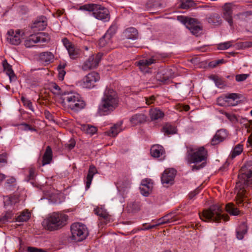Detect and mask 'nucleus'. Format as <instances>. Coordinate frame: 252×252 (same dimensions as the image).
Instances as JSON below:
<instances>
[{
  "mask_svg": "<svg viewBox=\"0 0 252 252\" xmlns=\"http://www.w3.org/2000/svg\"><path fill=\"white\" fill-rule=\"evenodd\" d=\"M247 232V226L246 223L243 222L236 229L237 238L239 240H242Z\"/></svg>",
  "mask_w": 252,
  "mask_h": 252,
  "instance_id": "34",
  "label": "nucleus"
},
{
  "mask_svg": "<svg viewBox=\"0 0 252 252\" xmlns=\"http://www.w3.org/2000/svg\"><path fill=\"white\" fill-rule=\"evenodd\" d=\"M117 31V27L115 25L111 26L109 29L107 30V32L105 34V37H109L110 38H112V37L116 33Z\"/></svg>",
  "mask_w": 252,
  "mask_h": 252,
  "instance_id": "48",
  "label": "nucleus"
},
{
  "mask_svg": "<svg viewBox=\"0 0 252 252\" xmlns=\"http://www.w3.org/2000/svg\"><path fill=\"white\" fill-rule=\"evenodd\" d=\"M119 102L116 92L113 89L106 88L98 106V113L100 116L110 114L118 107Z\"/></svg>",
  "mask_w": 252,
  "mask_h": 252,
  "instance_id": "3",
  "label": "nucleus"
},
{
  "mask_svg": "<svg viewBox=\"0 0 252 252\" xmlns=\"http://www.w3.org/2000/svg\"><path fill=\"white\" fill-rule=\"evenodd\" d=\"M251 185H252V161H249L241 167L238 176V181L236 185V199L238 205H241L243 199L247 197L245 188Z\"/></svg>",
  "mask_w": 252,
  "mask_h": 252,
  "instance_id": "1",
  "label": "nucleus"
},
{
  "mask_svg": "<svg viewBox=\"0 0 252 252\" xmlns=\"http://www.w3.org/2000/svg\"><path fill=\"white\" fill-rule=\"evenodd\" d=\"M210 78L214 81L216 85L218 88H221L225 85L223 80L217 75H212L210 77Z\"/></svg>",
  "mask_w": 252,
  "mask_h": 252,
  "instance_id": "45",
  "label": "nucleus"
},
{
  "mask_svg": "<svg viewBox=\"0 0 252 252\" xmlns=\"http://www.w3.org/2000/svg\"><path fill=\"white\" fill-rule=\"evenodd\" d=\"M31 217V214L27 211H24L16 219V221L25 222L29 220Z\"/></svg>",
  "mask_w": 252,
  "mask_h": 252,
  "instance_id": "38",
  "label": "nucleus"
},
{
  "mask_svg": "<svg viewBox=\"0 0 252 252\" xmlns=\"http://www.w3.org/2000/svg\"><path fill=\"white\" fill-rule=\"evenodd\" d=\"M162 132L165 135L173 134L176 132V129L170 124H166L162 127Z\"/></svg>",
  "mask_w": 252,
  "mask_h": 252,
  "instance_id": "39",
  "label": "nucleus"
},
{
  "mask_svg": "<svg viewBox=\"0 0 252 252\" xmlns=\"http://www.w3.org/2000/svg\"><path fill=\"white\" fill-rule=\"evenodd\" d=\"M13 214L11 212H7L4 216L1 218V222L5 223L12 219Z\"/></svg>",
  "mask_w": 252,
  "mask_h": 252,
  "instance_id": "53",
  "label": "nucleus"
},
{
  "mask_svg": "<svg viewBox=\"0 0 252 252\" xmlns=\"http://www.w3.org/2000/svg\"><path fill=\"white\" fill-rule=\"evenodd\" d=\"M28 252H46V251L35 247H29L27 249Z\"/></svg>",
  "mask_w": 252,
  "mask_h": 252,
  "instance_id": "58",
  "label": "nucleus"
},
{
  "mask_svg": "<svg viewBox=\"0 0 252 252\" xmlns=\"http://www.w3.org/2000/svg\"><path fill=\"white\" fill-rule=\"evenodd\" d=\"M21 32L20 30H17L14 32L13 30H10L7 32V39L9 42L15 45L19 44L21 41L22 35Z\"/></svg>",
  "mask_w": 252,
  "mask_h": 252,
  "instance_id": "14",
  "label": "nucleus"
},
{
  "mask_svg": "<svg viewBox=\"0 0 252 252\" xmlns=\"http://www.w3.org/2000/svg\"><path fill=\"white\" fill-rule=\"evenodd\" d=\"M199 22L196 19V22H194L193 24L189 25V24L187 25V28L190 31L192 34L197 36L202 30V27L199 25Z\"/></svg>",
  "mask_w": 252,
  "mask_h": 252,
  "instance_id": "28",
  "label": "nucleus"
},
{
  "mask_svg": "<svg viewBox=\"0 0 252 252\" xmlns=\"http://www.w3.org/2000/svg\"><path fill=\"white\" fill-rule=\"evenodd\" d=\"M122 124L121 122L114 125L109 130L105 132L106 134L109 136H116L122 130Z\"/></svg>",
  "mask_w": 252,
  "mask_h": 252,
  "instance_id": "30",
  "label": "nucleus"
},
{
  "mask_svg": "<svg viewBox=\"0 0 252 252\" xmlns=\"http://www.w3.org/2000/svg\"><path fill=\"white\" fill-rule=\"evenodd\" d=\"M51 90L53 93L54 94L57 95H61L62 99L63 98V94L66 92L62 90L60 87L56 83H53L51 84Z\"/></svg>",
  "mask_w": 252,
  "mask_h": 252,
  "instance_id": "43",
  "label": "nucleus"
},
{
  "mask_svg": "<svg viewBox=\"0 0 252 252\" xmlns=\"http://www.w3.org/2000/svg\"><path fill=\"white\" fill-rule=\"evenodd\" d=\"M123 35L128 39H136L138 38V34L137 30L133 27L126 29L123 32Z\"/></svg>",
  "mask_w": 252,
  "mask_h": 252,
  "instance_id": "24",
  "label": "nucleus"
},
{
  "mask_svg": "<svg viewBox=\"0 0 252 252\" xmlns=\"http://www.w3.org/2000/svg\"><path fill=\"white\" fill-rule=\"evenodd\" d=\"M141 193L144 196H148L153 189V184L148 179L143 180L139 188Z\"/></svg>",
  "mask_w": 252,
  "mask_h": 252,
  "instance_id": "20",
  "label": "nucleus"
},
{
  "mask_svg": "<svg viewBox=\"0 0 252 252\" xmlns=\"http://www.w3.org/2000/svg\"><path fill=\"white\" fill-rule=\"evenodd\" d=\"M40 62L46 64H49L54 61V55L50 52H44L39 55Z\"/></svg>",
  "mask_w": 252,
  "mask_h": 252,
  "instance_id": "23",
  "label": "nucleus"
},
{
  "mask_svg": "<svg viewBox=\"0 0 252 252\" xmlns=\"http://www.w3.org/2000/svg\"><path fill=\"white\" fill-rule=\"evenodd\" d=\"M82 8L92 12L94 17L98 20L107 22L110 19L108 9L100 5L94 3L87 4L82 6Z\"/></svg>",
  "mask_w": 252,
  "mask_h": 252,
  "instance_id": "7",
  "label": "nucleus"
},
{
  "mask_svg": "<svg viewBox=\"0 0 252 252\" xmlns=\"http://www.w3.org/2000/svg\"><path fill=\"white\" fill-rule=\"evenodd\" d=\"M243 151V145L238 144L236 145L232 150L229 158L233 159L237 156H239Z\"/></svg>",
  "mask_w": 252,
  "mask_h": 252,
  "instance_id": "31",
  "label": "nucleus"
},
{
  "mask_svg": "<svg viewBox=\"0 0 252 252\" xmlns=\"http://www.w3.org/2000/svg\"><path fill=\"white\" fill-rule=\"evenodd\" d=\"M143 227L138 228L139 230L143 231V230H148L152 228H156V225L155 224L153 225H147V223H143L142 225Z\"/></svg>",
  "mask_w": 252,
  "mask_h": 252,
  "instance_id": "57",
  "label": "nucleus"
},
{
  "mask_svg": "<svg viewBox=\"0 0 252 252\" xmlns=\"http://www.w3.org/2000/svg\"><path fill=\"white\" fill-rule=\"evenodd\" d=\"M112 42L111 39L109 37H105V35L104 34L103 37L99 39L98 46L100 48H111Z\"/></svg>",
  "mask_w": 252,
  "mask_h": 252,
  "instance_id": "36",
  "label": "nucleus"
},
{
  "mask_svg": "<svg viewBox=\"0 0 252 252\" xmlns=\"http://www.w3.org/2000/svg\"><path fill=\"white\" fill-rule=\"evenodd\" d=\"M99 79L98 73L91 72L83 78L82 85L83 88L91 89L94 86L95 83L99 81Z\"/></svg>",
  "mask_w": 252,
  "mask_h": 252,
  "instance_id": "12",
  "label": "nucleus"
},
{
  "mask_svg": "<svg viewBox=\"0 0 252 252\" xmlns=\"http://www.w3.org/2000/svg\"><path fill=\"white\" fill-rule=\"evenodd\" d=\"M177 19L179 21L184 23L187 28V25L193 24L196 22V19L192 18H189L183 16H178Z\"/></svg>",
  "mask_w": 252,
  "mask_h": 252,
  "instance_id": "40",
  "label": "nucleus"
},
{
  "mask_svg": "<svg viewBox=\"0 0 252 252\" xmlns=\"http://www.w3.org/2000/svg\"><path fill=\"white\" fill-rule=\"evenodd\" d=\"M94 212L99 216L101 223L106 224L109 221L110 216L104 208L97 207L94 209Z\"/></svg>",
  "mask_w": 252,
  "mask_h": 252,
  "instance_id": "17",
  "label": "nucleus"
},
{
  "mask_svg": "<svg viewBox=\"0 0 252 252\" xmlns=\"http://www.w3.org/2000/svg\"><path fill=\"white\" fill-rule=\"evenodd\" d=\"M164 153V149L159 145H153L151 148V154L155 158H159Z\"/></svg>",
  "mask_w": 252,
  "mask_h": 252,
  "instance_id": "27",
  "label": "nucleus"
},
{
  "mask_svg": "<svg viewBox=\"0 0 252 252\" xmlns=\"http://www.w3.org/2000/svg\"><path fill=\"white\" fill-rule=\"evenodd\" d=\"M245 127L247 129L248 132H251L252 130V121H247V122L244 124Z\"/></svg>",
  "mask_w": 252,
  "mask_h": 252,
  "instance_id": "59",
  "label": "nucleus"
},
{
  "mask_svg": "<svg viewBox=\"0 0 252 252\" xmlns=\"http://www.w3.org/2000/svg\"><path fill=\"white\" fill-rule=\"evenodd\" d=\"M21 101L25 106L28 108L32 111H34V109L32 106V103L30 100L22 96L21 97Z\"/></svg>",
  "mask_w": 252,
  "mask_h": 252,
  "instance_id": "50",
  "label": "nucleus"
},
{
  "mask_svg": "<svg viewBox=\"0 0 252 252\" xmlns=\"http://www.w3.org/2000/svg\"><path fill=\"white\" fill-rule=\"evenodd\" d=\"M249 76V75L247 74H238L236 76L235 79L237 81L241 82L245 80Z\"/></svg>",
  "mask_w": 252,
  "mask_h": 252,
  "instance_id": "55",
  "label": "nucleus"
},
{
  "mask_svg": "<svg viewBox=\"0 0 252 252\" xmlns=\"http://www.w3.org/2000/svg\"><path fill=\"white\" fill-rule=\"evenodd\" d=\"M16 179L12 176L7 177L4 184V187L6 189H9L11 187L14 186L16 185Z\"/></svg>",
  "mask_w": 252,
  "mask_h": 252,
  "instance_id": "46",
  "label": "nucleus"
},
{
  "mask_svg": "<svg viewBox=\"0 0 252 252\" xmlns=\"http://www.w3.org/2000/svg\"><path fill=\"white\" fill-rule=\"evenodd\" d=\"M68 220L67 215L60 212H53L48 215L43 221L45 229L52 231L64 226Z\"/></svg>",
  "mask_w": 252,
  "mask_h": 252,
  "instance_id": "4",
  "label": "nucleus"
},
{
  "mask_svg": "<svg viewBox=\"0 0 252 252\" xmlns=\"http://www.w3.org/2000/svg\"><path fill=\"white\" fill-rule=\"evenodd\" d=\"M146 120V117L143 114H137L133 115L130 119V122L133 125L144 123Z\"/></svg>",
  "mask_w": 252,
  "mask_h": 252,
  "instance_id": "33",
  "label": "nucleus"
},
{
  "mask_svg": "<svg viewBox=\"0 0 252 252\" xmlns=\"http://www.w3.org/2000/svg\"><path fill=\"white\" fill-rule=\"evenodd\" d=\"M163 77L161 78L160 76V80L162 82H165L168 80L169 78H172L174 76V73L172 72V69H167L165 72V74H163Z\"/></svg>",
  "mask_w": 252,
  "mask_h": 252,
  "instance_id": "49",
  "label": "nucleus"
},
{
  "mask_svg": "<svg viewBox=\"0 0 252 252\" xmlns=\"http://www.w3.org/2000/svg\"><path fill=\"white\" fill-rule=\"evenodd\" d=\"M128 211L135 213L140 210L141 206L139 202H130L127 205Z\"/></svg>",
  "mask_w": 252,
  "mask_h": 252,
  "instance_id": "42",
  "label": "nucleus"
},
{
  "mask_svg": "<svg viewBox=\"0 0 252 252\" xmlns=\"http://www.w3.org/2000/svg\"><path fill=\"white\" fill-rule=\"evenodd\" d=\"M64 65L61 66L59 65V68L61 69L60 71H59V77L60 79H63V77L65 74V72L63 70V68H64Z\"/></svg>",
  "mask_w": 252,
  "mask_h": 252,
  "instance_id": "62",
  "label": "nucleus"
},
{
  "mask_svg": "<svg viewBox=\"0 0 252 252\" xmlns=\"http://www.w3.org/2000/svg\"><path fill=\"white\" fill-rule=\"evenodd\" d=\"M21 126L23 127V129H24V130H27H27H31V131L35 130V129L34 128L32 127L31 126H30L29 125H28L27 124L23 123V124H21Z\"/></svg>",
  "mask_w": 252,
  "mask_h": 252,
  "instance_id": "60",
  "label": "nucleus"
},
{
  "mask_svg": "<svg viewBox=\"0 0 252 252\" xmlns=\"http://www.w3.org/2000/svg\"><path fill=\"white\" fill-rule=\"evenodd\" d=\"M163 217L166 223H175L180 220V217L179 216L172 212L165 215Z\"/></svg>",
  "mask_w": 252,
  "mask_h": 252,
  "instance_id": "32",
  "label": "nucleus"
},
{
  "mask_svg": "<svg viewBox=\"0 0 252 252\" xmlns=\"http://www.w3.org/2000/svg\"><path fill=\"white\" fill-rule=\"evenodd\" d=\"M49 40L50 37L48 33L40 32L30 35L24 41V45L27 48H31L34 47L37 43H44L48 42Z\"/></svg>",
  "mask_w": 252,
  "mask_h": 252,
  "instance_id": "9",
  "label": "nucleus"
},
{
  "mask_svg": "<svg viewBox=\"0 0 252 252\" xmlns=\"http://www.w3.org/2000/svg\"><path fill=\"white\" fill-rule=\"evenodd\" d=\"M149 115L152 120H157L162 119L164 116V113L157 108H151L149 111Z\"/></svg>",
  "mask_w": 252,
  "mask_h": 252,
  "instance_id": "26",
  "label": "nucleus"
},
{
  "mask_svg": "<svg viewBox=\"0 0 252 252\" xmlns=\"http://www.w3.org/2000/svg\"><path fill=\"white\" fill-rule=\"evenodd\" d=\"M2 65L3 68V72H4L8 77L10 82L16 80V76L12 69V66L4 59L2 61Z\"/></svg>",
  "mask_w": 252,
  "mask_h": 252,
  "instance_id": "19",
  "label": "nucleus"
},
{
  "mask_svg": "<svg viewBox=\"0 0 252 252\" xmlns=\"http://www.w3.org/2000/svg\"><path fill=\"white\" fill-rule=\"evenodd\" d=\"M217 103L220 106H228L227 105V100L225 99V94L218 97Z\"/></svg>",
  "mask_w": 252,
  "mask_h": 252,
  "instance_id": "52",
  "label": "nucleus"
},
{
  "mask_svg": "<svg viewBox=\"0 0 252 252\" xmlns=\"http://www.w3.org/2000/svg\"><path fill=\"white\" fill-rule=\"evenodd\" d=\"M81 129L90 135H94L97 131V128L95 126L90 125H82L81 126Z\"/></svg>",
  "mask_w": 252,
  "mask_h": 252,
  "instance_id": "35",
  "label": "nucleus"
},
{
  "mask_svg": "<svg viewBox=\"0 0 252 252\" xmlns=\"http://www.w3.org/2000/svg\"><path fill=\"white\" fill-rule=\"evenodd\" d=\"M71 239L80 242L86 239L88 235V231L86 226L81 223H74L70 227Z\"/></svg>",
  "mask_w": 252,
  "mask_h": 252,
  "instance_id": "8",
  "label": "nucleus"
},
{
  "mask_svg": "<svg viewBox=\"0 0 252 252\" xmlns=\"http://www.w3.org/2000/svg\"><path fill=\"white\" fill-rule=\"evenodd\" d=\"M158 61V57L153 56L147 59H142L135 62V64L139 67V69L143 73H148L150 71L149 66L155 63Z\"/></svg>",
  "mask_w": 252,
  "mask_h": 252,
  "instance_id": "11",
  "label": "nucleus"
},
{
  "mask_svg": "<svg viewBox=\"0 0 252 252\" xmlns=\"http://www.w3.org/2000/svg\"><path fill=\"white\" fill-rule=\"evenodd\" d=\"M224 62V60L220 59L218 60H215L210 63L209 65L212 67H215L219 64H221Z\"/></svg>",
  "mask_w": 252,
  "mask_h": 252,
  "instance_id": "56",
  "label": "nucleus"
},
{
  "mask_svg": "<svg viewBox=\"0 0 252 252\" xmlns=\"http://www.w3.org/2000/svg\"><path fill=\"white\" fill-rule=\"evenodd\" d=\"M69 57L72 59L77 58L80 54V50L76 48L73 44L66 49Z\"/></svg>",
  "mask_w": 252,
  "mask_h": 252,
  "instance_id": "37",
  "label": "nucleus"
},
{
  "mask_svg": "<svg viewBox=\"0 0 252 252\" xmlns=\"http://www.w3.org/2000/svg\"><path fill=\"white\" fill-rule=\"evenodd\" d=\"M232 41H227L221 43L218 45V49L219 50H226L232 46Z\"/></svg>",
  "mask_w": 252,
  "mask_h": 252,
  "instance_id": "51",
  "label": "nucleus"
},
{
  "mask_svg": "<svg viewBox=\"0 0 252 252\" xmlns=\"http://www.w3.org/2000/svg\"><path fill=\"white\" fill-rule=\"evenodd\" d=\"M208 22L213 25L219 26L221 24L222 20L218 13H213L207 19Z\"/></svg>",
  "mask_w": 252,
  "mask_h": 252,
  "instance_id": "29",
  "label": "nucleus"
},
{
  "mask_svg": "<svg viewBox=\"0 0 252 252\" xmlns=\"http://www.w3.org/2000/svg\"><path fill=\"white\" fill-rule=\"evenodd\" d=\"M227 136L226 130L221 129L217 131L211 140V144L216 145L223 141Z\"/></svg>",
  "mask_w": 252,
  "mask_h": 252,
  "instance_id": "18",
  "label": "nucleus"
},
{
  "mask_svg": "<svg viewBox=\"0 0 252 252\" xmlns=\"http://www.w3.org/2000/svg\"><path fill=\"white\" fill-rule=\"evenodd\" d=\"M103 56V54L100 52L95 56L93 55L90 56L82 64V69L84 71H88L96 68L98 66Z\"/></svg>",
  "mask_w": 252,
  "mask_h": 252,
  "instance_id": "10",
  "label": "nucleus"
},
{
  "mask_svg": "<svg viewBox=\"0 0 252 252\" xmlns=\"http://www.w3.org/2000/svg\"><path fill=\"white\" fill-rule=\"evenodd\" d=\"M47 26V20L46 17L41 16L37 18L33 23L32 28L34 31L44 30Z\"/></svg>",
  "mask_w": 252,
  "mask_h": 252,
  "instance_id": "16",
  "label": "nucleus"
},
{
  "mask_svg": "<svg viewBox=\"0 0 252 252\" xmlns=\"http://www.w3.org/2000/svg\"><path fill=\"white\" fill-rule=\"evenodd\" d=\"M7 154L6 153L1 154V163H3L4 164L7 163Z\"/></svg>",
  "mask_w": 252,
  "mask_h": 252,
  "instance_id": "64",
  "label": "nucleus"
},
{
  "mask_svg": "<svg viewBox=\"0 0 252 252\" xmlns=\"http://www.w3.org/2000/svg\"><path fill=\"white\" fill-rule=\"evenodd\" d=\"M176 174V171L174 168H169L164 170L161 177L162 184H172Z\"/></svg>",
  "mask_w": 252,
  "mask_h": 252,
  "instance_id": "13",
  "label": "nucleus"
},
{
  "mask_svg": "<svg viewBox=\"0 0 252 252\" xmlns=\"http://www.w3.org/2000/svg\"><path fill=\"white\" fill-rule=\"evenodd\" d=\"M97 173L95 167L93 165H90L88 175L86 178V189H88L91 185L94 176Z\"/></svg>",
  "mask_w": 252,
  "mask_h": 252,
  "instance_id": "21",
  "label": "nucleus"
},
{
  "mask_svg": "<svg viewBox=\"0 0 252 252\" xmlns=\"http://www.w3.org/2000/svg\"><path fill=\"white\" fill-rule=\"evenodd\" d=\"M52 157L53 153L51 148L50 146H48L43 156L42 160V166L49 164L52 160Z\"/></svg>",
  "mask_w": 252,
  "mask_h": 252,
  "instance_id": "25",
  "label": "nucleus"
},
{
  "mask_svg": "<svg viewBox=\"0 0 252 252\" xmlns=\"http://www.w3.org/2000/svg\"><path fill=\"white\" fill-rule=\"evenodd\" d=\"M233 10L230 3H225L223 7V18L226 21L231 27H233Z\"/></svg>",
  "mask_w": 252,
  "mask_h": 252,
  "instance_id": "15",
  "label": "nucleus"
},
{
  "mask_svg": "<svg viewBox=\"0 0 252 252\" xmlns=\"http://www.w3.org/2000/svg\"><path fill=\"white\" fill-rule=\"evenodd\" d=\"M146 103L148 105H150L154 103L155 100V97L154 96H151L149 97L145 98Z\"/></svg>",
  "mask_w": 252,
  "mask_h": 252,
  "instance_id": "63",
  "label": "nucleus"
},
{
  "mask_svg": "<svg viewBox=\"0 0 252 252\" xmlns=\"http://www.w3.org/2000/svg\"><path fill=\"white\" fill-rule=\"evenodd\" d=\"M62 100L64 106L74 112L82 110L86 105L80 94L74 91L64 93Z\"/></svg>",
  "mask_w": 252,
  "mask_h": 252,
  "instance_id": "5",
  "label": "nucleus"
},
{
  "mask_svg": "<svg viewBox=\"0 0 252 252\" xmlns=\"http://www.w3.org/2000/svg\"><path fill=\"white\" fill-rule=\"evenodd\" d=\"M250 15H252V11H248L242 13H239L236 15L238 19H243L244 17H247Z\"/></svg>",
  "mask_w": 252,
  "mask_h": 252,
  "instance_id": "54",
  "label": "nucleus"
},
{
  "mask_svg": "<svg viewBox=\"0 0 252 252\" xmlns=\"http://www.w3.org/2000/svg\"><path fill=\"white\" fill-rule=\"evenodd\" d=\"M17 202V198L15 196H6L3 197L4 206H8L15 204Z\"/></svg>",
  "mask_w": 252,
  "mask_h": 252,
  "instance_id": "44",
  "label": "nucleus"
},
{
  "mask_svg": "<svg viewBox=\"0 0 252 252\" xmlns=\"http://www.w3.org/2000/svg\"><path fill=\"white\" fill-rule=\"evenodd\" d=\"M62 42L66 49L73 45L66 38H63Z\"/></svg>",
  "mask_w": 252,
  "mask_h": 252,
  "instance_id": "61",
  "label": "nucleus"
},
{
  "mask_svg": "<svg viewBox=\"0 0 252 252\" xmlns=\"http://www.w3.org/2000/svg\"><path fill=\"white\" fill-rule=\"evenodd\" d=\"M222 209L219 205L211 206L209 209L204 210L201 214H199L200 219L205 221H213L219 222L221 220L227 221L229 217L227 215L222 214Z\"/></svg>",
  "mask_w": 252,
  "mask_h": 252,
  "instance_id": "6",
  "label": "nucleus"
},
{
  "mask_svg": "<svg viewBox=\"0 0 252 252\" xmlns=\"http://www.w3.org/2000/svg\"><path fill=\"white\" fill-rule=\"evenodd\" d=\"M225 209L228 213L233 216L238 215L240 212L238 209L235 207L234 205L232 203L227 204L225 206Z\"/></svg>",
  "mask_w": 252,
  "mask_h": 252,
  "instance_id": "41",
  "label": "nucleus"
},
{
  "mask_svg": "<svg viewBox=\"0 0 252 252\" xmlns=\"http://www.w3.org/2000/svg\"><path fill=\"white\" fill-rule=\"evenodd\" d=\"M207 157V151L204 147H188L185 159L188 164H194L192 166V170L195 171L205 166Z\"/></svg>",
  "mask_w": 252,
  "mask_h": 252,
  "instance_id": "2",
  "label": "nucleus"
},
{
  "mask_svg": "<svg viewBox=\"0 0 252 252\" xmlns=\"http://www.w3.org/2000/svg\"><path fill=\"white\" fill-rule=\"evenodd\" d=\"M183 9H188L190 7H195L196 3L193 0H186L182 3Z\"/></svg>",
  "mask_w": 252,
  "mask_h": 252,
  "instance_id": "47",
  "label": "nucleus"
},
{
  "mask_svg": "<svg viewBox=\"0 0 252 252\" xmlns=\"http://www.w3.org/2000/svg\"><path fill=\"white\" fill-rule=\"evenodd\" d=\"M240 94L237 93L225 94V99L228 106H235L238 104V100L240 98Z\"/></svg>",
  "mask_w": 252,
  "mask_h": 252,
  "instance_id": "22",
  "label": "nucleus"
}]
</instances>
